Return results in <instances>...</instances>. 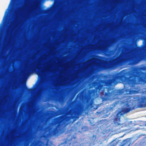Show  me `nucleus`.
Returning a JSON list of instances; mask_svg holds the SVG:
<instances>
[{
	"mask_svg": "<svg viewBox=\"0 0 146 146\" xmlns=\"http://www.w3.org/2000/svg\"><path fill=\"white\" fill-rule=\"evenodd\" d=\"M116 80L126 82L130 87L135 89V84L146 83V66L140 68H134L130 72L126 70H121L116 73L113 76V79L108 82H110V84H111Z\"/></svg>",
	"mask_w": 146,
	"mask_h": 146,
	"instance_id": "nucleus-1",
	"label": "nucleus"
},
{
	"mask_svg": "<svg viewBox=\"0 0 146 146\" xmlns=\"http://www.w3.org/2000/svg\"><path fill=\"white\" fill-rule=\"evenodd\" d=\"M116 73L112 76V79H110L108 80H101L100 79H97L96 81L92 83L93 86L95 88V90H89L88 91V94L86 95L85 99L86 100V105L88 108H90L92 105V98L95 96L96 92H99L101 89H103V91L104 92L105 88H103V86H111L113 84L119 81H121L119 80H116L113 83H110L108 82L109 80L113 79V76L115 75ZM104 92H103L104 93Z\"/></svg>",
	"mask_w": 146,
	"mask_h": 146,
	"instance_id": "nucleus-2",
	"label": "nucleus"
},
{
	"mask_svg": "<svg viewBox=\"0 0 146 146\" xmlns=\"http://www.w3.org/2000/svg\"><path fill=\"white\" fill-rule=\"evenodd\" d=\"M82 97L83 94L81 92H80L77 95L75 100L73 102V107L67 113V115H69V116H66L67 119L78 118L79 116L81 114L83 111V107L79 101Z\"/></svg>",
	"mask_w": 146,
	"mask_h": 146,
	"instance_id": "nucleus-3",
	"label": "nucleus"
},
{
	"mask_svg": "<svg viewBox=\"0 0 146 146\" xmlns=\"http://www.w3.org/2000/svg\"><path fill=\"white\" fill-rule=\"evenodd\" d=\"M19 21V17L18 15H16V19L14 22L11 26V33L7 35V37L5 39L6 45L3 47L0 54V61L2 60L4 58L6 51L7 50V47L10 44L12 40V33H13L16 27V25Z\"/></svg>",
	"mask_w": 146,
	"mask_h": 146,
	"instance_id": "nucleus-4",
	"label": "nucleus"
},
{
	"mask_svg": "<svg viewBox=\"0 0 146 146\" xmlns=\"http://www.w3.org/2000/svg\"><path fill=\"white\" fill-rule=\"evenodd\" d=\"M143 43L142 47H138L137 52L130 56L129 60L132 64H136L144 59L143 52L146 49V41H143Z\"/></svg>",
	"mask_w": 146,
	"mask_h": 146,
	"instance_id": "nucleus-5",
	"label": "nucleus"
},
{
	"mask_svg": "<svg viewBox=\"0 0 146 146\" xmlns=\"http://www.w3.org/2000/svg\"><path fill=\"white\" fill-rule=\"evenodd\" d=\"M124 52H121L119 56H114L111 58L109 60L105 61L104 66L106 69H112L117 66L119 63L121 59L125 56Z\"/></svg>",
	"mask_w": 146,
	"mask_h": 146,
	"instance_id": "nucleus-6",
	"label": "nucleus"
},
{
	"mask_svg": "<svg viewBox=\"0 0 146 146\" xmlns=\"http://www.w3.org/2000/svg\"><path fill=\"white\" fill-rule=\"evenodd\" d=\"M65 117L63 116H60L55 118L51 124L53 127H55L52 131L54 135L56 134L59 131L61 126L63 124L65 121Z\"/></svg>",
	"mask_w": 146,
	"mask_h": 146,
	"instance_id": "nucleus-7",
	"label": "nucleus"
},
{
	"mask_svg": "<svg viewBox=\"0 0 146 146\" xmlns=\"http://www.w3.org/2000/svg\"><path fill=\"white\" fill-rule=\"evenodd\" d=\"M138 106L139 108L146 107V98L145 97H142L139 98L138 100Z\"/></svg>",
	"mask_w": 146,
	"mask_h": 146,
	"instance_id": "nucleus-8",
	"label": "nucleus"
},
{
	"mask_svg": "<svg viewBox=\"0 0 146 146\" xmlns=\"http://www.w3.org/2000/svg\"><path fill=\"white\" fill-rule=\"evenodd\" d=\"M121 115L122 114L120 111L117 114L113 120V122L115 125H118L120 124L119 123L120 121V117Z\"/></svg>",
	"mask_w": 146,
	"mask_h": 146,
	"instance_id": "nucleus-9",
	"label": "nucleus"
},
{
	"mask_svg": "<svg viewBox=\"0 0 146 146\" xmlns=\"http://www.w3.org/2000/svg\"><path fill=\"white\" fill-rule=\"evenodd\" d=\"M132 109H133L130 107V105L128 103L125 104L122 108L123 110L125 113H127Z\"/></svg>",
	"mask_w": 146,
	"mask_h": 146,
	"instance_id": "nucleus-10",
	"label": "nucleus"
},
{
	"mask_svg": "<svg viewBox=\"0 0 146 146\" xmlns=\"http://www.w3.org/2000/svg\"><path fill=\"white\" fill-rule=\"evenodd\" d=\"M125 92L127 94L132 95L133 94H136L137 93L138 91L136 90H133L130 88L126 89Z\"/></svg>",
	"mask_w": 146,
	"mask_h": 146,
	"instance_id": "nucleus-11",
	"label": "nucleus"
},
{
	"mask_svg": "<svg viewBox=\"0 0 146 146\" xmlns=\"http://www.w3.org/2000/svg\"><path fill=\"white\" fill-rule=\"evenodd\" d=\"M95 57L93 58V60L95 62H101L102 61L103 57L99 56H95Z\"/></svg>",
	"mask_w": 146,
	"mask_h": 146,
	"instance_id": "nucleus-12",
	"label": "nucleus"
},
{
	"mask_svg": "<svg viewBox=\"0 0 146 146\" xmlns=\"http://www.w3.org/2000/svg\"><path fill=\"white\" fill-rule=\"evenodd\" d=\"M130 141V139L128 138H127L124 140L122 142V145L121 146H124L126 144H127Z\"/></svg>",
	"mask_w": 146,
	"mask_h": 146,
	"instance_id": "nucleus-13",
	"label": "nucleus"
},
{
	"mask_svg": "<svg viewBox=\"0 0 146 146\" xmlns=\"http://www.w3.org/2000/svg\"><path fill=\"white\" fill-rule=\"evenodd\" d=\"M107 89V92H105V97L107 98H108L110 96V93L109 92V89L108 88H106Z\"/></svg>",
	"mask_w": 146,
	"mask_h": 146,
	"instance_id": "nucleus-14",
	"label": "nucleus"
},
{
	"mask_svg": "<svg viewBox=\"0 0 146 146\" xmlns=\"http://www.w3.org/2000/svg\"><path fill=\"white\" fill-rule=\"evenodd\" d=\"M36 68L38 69L39 70H40V68H39L38 67V66H36Z\"/></svg>",
	"mask_w": 146,
	"mask_h": 146,
	"instance_id": "nucleus-15",
	"label": "nucleus"
},
{
	"mask_svg": "<svg viewBox=\"0 0 146 146\" xmlns=\"http://www.w3.org/2000/svg\"><path fill=\"white\" fill-rule=\"evenodd\" d=\"M106 56H110V55L109 54H106Z\"/></svg>",
	"mask_w": 146,
	"mask_h": 146,
	"instance_id": "nucleus-16",
	"label": "nucleus"
},
{
	"mask_svg": "<svg viewBox=\"0 0 146 146\" xmlns=\"http://www.w3.org/2000/svg\"><path fill=\"white\" fill-rule=\"evenodd\" d=\"M44 11L45 13H46L47 11L46 10H44Z\"/></svg>",
	"mask_w": 146,
	"mask_h": 146,
	"instance_id": "nucleus-17",
	"label": "nucleus"
},
{
	"mask_svg": "<svg viewBox=\"0 0 146 146\" xmlns=\"http://www.w3.org/2000/svg\"><path fill=\"white\" fill-rule=\"evenodd\" d=\"M130 143L127 146H130Z\"/></svg>",
	"mask_w": 146,
	"mask_h": 146,
	"instance_id": "nucleus-18",
	"label": "nucleus"
},
{
	"mask_svg": "<svg viewBox=\"0 0 146 146\" xmlns=\"http://www.w3.org/2000/svg\"><path fill=\"white\" fill-rule=\"evenodd\" d=\"M145 92H146V90L145 91Z\"/></svg>",
	"mask_w": 146,
	"mask_h": 146,
	"instance_id": "nucleus-19",
	"label": "nucleus"
}]
</instances>
